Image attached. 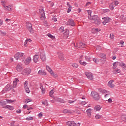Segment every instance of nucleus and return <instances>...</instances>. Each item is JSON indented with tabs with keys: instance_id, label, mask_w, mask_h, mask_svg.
Here are the masks:
<instances>
[{
	"instance_id": "1",
	"label": "nucleus",
	"mask_w": 126,
	"mask_h": 126,
	"mask_svg": "<svg viewBox=\"0 0 126 126\" xmlns=\"http://www.w3.org/2000/svg\"><path fill=\"white\" fill-rule=\"evenodd\" d=\"M90 20H92L94 23H95V24H96L97 25H99L101 23L100 18L97 15H94Z\"/></svg>"
},
{
	"instance_id": "2",
	"label": "nucleus",
	"mask_w": 126,
	"mask_h": 126,
	"mask_svg": "<svg viewBox=\"0 0 126 126\" xmlns=\"http://www.w3.org/2000/svg\"><path fill=\"white\" fill-rule=\"evenodd\" d=\"M117 65L119 66H122L124 69H126V65L122 62H115L113 63V68L115 69L117 67Z\"/></svg>"
},
{
	"instance_id": "3",
	"label": "nucleus",
	"mask_w": 126,
	"mask_h": 126,
	"mask_svg": "<svg viewBox=\"0 0 126 126\" xmlns=\"http://www.w3.org/2000/svg\"><path fill=\"white\" fill-rule=\"evenodd\" d=\"M26 28L30 32V33H33V28H32V24L31 23L27 22H26Z\"/></svg>"
},
{
	"instance_id": "4",
	"label": "nucleus",
	"mask_w": 126,
	"mask_h": 126,
	"mask_svg": "<svg viewBox=\"0 0 126 126\" xmlns=\"http://www.w3.org/2000/svg\"><path fill=\"white\" fill-rule=\"evenodd\" d=\"M31 73V69L30 68H26L23 70L22 74L23 75H28Z\"/></svg>"
},
{
	"instance_id": "5",
	"label": "nucleus",
	"mask_w": 126,
	"mask_h": 126,
	"mask_svg": "<svg viewBox=\"0 0 126 126\" xmlns=\"http://www.w3.org/2000/svg\"><path fill=\"white\" fill-rule=\"evenodd\" d=\"M11 89H13L12 86H11V85L10 84H7L5 86V89L2 91V93H5V92H7V91H10V90H11Z\"/></svg>"
},
{
	"instance_id": "6",
	"label": "nucleus",
	"mask_w": 126,
	"mask_h": 126,
	"mask_svg": "<svg viewBox=\"0 0 126 126\" xmlns=\"http://www.w3.org/2000/svg\"><path fill=\"white\" fill-rule=\"evenodd\" d=\"M67 126H80V123H75L74 121H68L66 123Z\"/></svg>"
},
{
	"instance_id": "7",
	"label": "nucleus",
	"mask_w": 126,
	"mask_h": 126,
	"mask_svg": "<svg viewBox=\"0 0 126 126\" xmlns=\"http://www.w3.org/2000/svg\"><path fill=\"white\" fill-rule=\"evenodd\" d=\"M92 94L93 95V98L95 99L98 101V100H99L100 99V95H99V94L96 92H92Z\"/></svg>"
},
{
	"instance_id": "8",
	"label": "nucleus",
	"mask_w": 126,
	"mask_h": 126,
	"mask_svg": "<svg viewBox=\"0 0 126 126\" xmlns=\"http://www.w3.org/2000/svg\"><path fill=\"white\" fill-rule=\"evenodd\" d=\"M71 45H73L74 47H77L78 48H85V43L82 42H81L78 45L76 44V45H75L74 42H73L71 43Z\"/></svg>"
},
{
	"instance_id": "9",
	"label": "nucleus",
	"mask_w": 126,
	"mask_h": 126,
	"mask_svg": "<svg viewBox=\"0 0 126 126\" xmlns=\"http://www.w3.org/2000/svg\"><path fill=\"white\" fill-rule=\"evenodd\" d=\"M66 25H69L70 26H75V23L74 21L72 19H69L68 21L66 23Z\"/></svg>"
},
{
	"instance_id": "10",
	"label": "nucleus",
	"mask_w": 126,
	"mask_h": 126,
	"mask_svg": "<svg viewBox=\"0 0 126 126\" xmlns=\"http://www.w3.org/2000/svg\"><path fill=\"white\" fill-rule=\"evenodd\" d=\"M102 19H103V20H104L102 22V23L104 25H106V24H107V23H109V22H110L111 21V18H110L108 17L102 18Z\"/></svg>"
},
{
	"instance_id": "11",
	"label": "nucleus",
	"mask_w": 126,
	"mask_h": 126,
	"mask_svg": "<svg viewBox=\"0 0 126 126\" xmlns=\"http://www.w3.org/2000/svg\"><path fill=\"white\" fill-rule=\"evenodd\" d=\"M40 59L42 60V62H45L46 61V55H45V52L44 51L42 50L40 52Z\"/></svg>"
},
{
	"instance_id": "12",
	"label": "nucleus",
	"mask_w": 126,
	"mask_h": 126,
	"mask_svg": "<svg viewBox=\"0 0 126 126\" xmlns=\"http://www.w3.org/2000/svg\"><path fill=\"white\" fill-rule=\"evenodd\" d=\"M23 55L24 54L22 53H18L15 55L14 58L17 61H18V60H20V58L23 57Z\"/></svg>"
},
{
	"instance_id": "13",
	"label": "nucleus",
	"mask_w": 126,
	"mask_h": 126,
	"mask_svg": "<svg viewBox=\"0 0 126 126\" xmlns=\"http://www.w3.org/2000/svg\"><path fill=\"white\" fill-rule=\"evenodd\" d=\"M85 75H86L87 77L90 79V80H93V74L90 72H85Z\"/></svg>"
},
{
	"instance_id": "14",
	"label": "nucleus",
	"mask_w": 126,
	"mask_h": 126,
	"mask_svg": "<svg viewBox=\"0 0 126 126\" xmlns=\"http://www.w3.org/2000/svg\"><path fill=\"white\" fill-rule=\"evenodd\" d=\"M46 69L47 70H48V71L50 72V73H51V74H52V75H53L54 77H57V76H58V75H54V72L53 71V70H52V69H51V67H50V66H46Z\"/></svg>"
},
{
	"instance_id": "15",
	"label": "nucleus",
	"mask_w": 126,
	"mask_h": 126,
	"mask_svg": "<svg viewBox=\"0 0 126 126\" xmlns=\"http://www.w3.org/2000/svg\"><path fill=\"white\" fill-rule=\"evenodd\" d=\"M99 58H101V59H103V60L100 59L101 62H103V61H106V54H104V53H100L99 55Z\"/></svg>"
},
{
	"instance_id": "16",
	"label": "nucleus",
	"mask_w": 126,
	"mask_h": 126,
	"mask_svg": "<svg viewBox=\"0 0 126 126\" xmlns=\"http://www.w3.org/2000/svg\"><path fill=\"white\" fill-rule=\"evenodd\" d=\"M31 62H32V59H31V57H28L25 61V63L26 65H28V64L31 63Z\"/></svg>"
},
{
	"instance_id": "17",
	"label": "nucleus",
	"mask_w": 126,
	"mask_h": 126,
	"mask_svg": "<svg viewBox=\"0 0 126 126\" xmlns=\"http://www.w3.org/2000/svg\"><path fill=\"white\" fill-rule=\"evenodd\" d=\"M39 56L35 54L34 56H33V61L34 62V63H37L38 62V60L39 59Z\"/></svg>"
},
{
	"instance_id": "18",
	"label": "nucleus",
	"mask_w": 126,
	"mask_h": 126,
	"mask_svg": "<svg viewBox=\"0 0 126 126\" xmlns=\"http://www.w3.org/2000/svg\"><path fill=\"white\" fill-rule=\"evenodd\" d=\"M38 74L39 75H46L47 73L45 72V70L41 69L38 71Z\"/></svg>"
},
{
	"instance_id": "19",
	"label": "nucleus",
	"mask_w": 126,
	"mask_h": 126,
	"mask_svg": "<svg viewBox=\"0 0 126 126\" xmlns=\"http://www.w3.org/2000/svg\"><path fill=\"white\" fill-rule=\"evenodd\" d=\"M113 80H111L108 82V86L110 88H114V87H115V85L113 84Z\"/></svg>"
},
{
	"instance_id": "20",
	"label": "nucleus",
	"mask_w": 126,
	"mask_h": 126,
	"mask_svg": "<svg viewBox=\"0 0 126 126\" xmlns=\"http://www.w3.org/2000/svg\"><path fill=\"white\" fill-rule=\"evenodd\" d=\"M3 108H6L7 110H14V108H13V106H10V105H6L4 107H3Z\"/></svg>"
},
{
	"instance_id": "21",
	"label": "nucleus",
	"mask_w": 126,
	"mask_h": 126,
	"mask_svg": "<svg viewBox=\"0 0 126 126\" xmlns=\"http://www.w3.org/2000/svg\"><path fill=\"white\" fill-rule=\"evenodd\" d=\"M16 68L17 71H21V70H22V65L18 64L16 67Z\"/></svg>"
},
{
	"instance_id": "22",
	"label": "nucleus",
	"mask_w": 126,
	"mask_h": 126,
	"mask_svg": "<svg viewBox=\"0 0 126 126\" xmlns=\"http://www.w3.org/2000/svg\"><path fill=\"white\" fill-rule=\"evenodd\" d=\"M58 55L60 60L61 61H63L64 60V57H63V53H58Z\"/></svg>"
},
{
	"instance_id": "23",
	"label": "nucleus",
	"mask_w": 126,
	"mask_h": 126,
	"mask_svg": "<svg viewBox=\"0 0 126 126\" xmlns=\"http://www.w3.org/2000/svg\"><path fill=\"white\" fill-rule=\"evenodd\" d=\"M0 105L2 106V108H3V107H5V105H6V101L2 100L0 101Z\"/></svg>"
},
{
	"instance_id": "24",
	"label": "nucleus",
	"mask_w": 126,
	"mask_h": 126,
	"mask_svg": "<svg viewBox=\"0 0 126 126\" xmlns=\"http://www.w3.org/2000/svg\"><path fill=\"white\" fill-rule=\"evenodd\" d=\"M92 111V109H91V108H90V109L87 110L86 112L88 114V117H90L91 116V113H92L91 111Z\"/></svg>"
},
{
	"instance_id": "25",
	"label": "nucleus",
	"mask_w": 126,
	"mask_h": 126,
	"mask_svg": "<svg viewBox=\"0 0 126 126\" xmlns=\"http://www.w3.org/2000/svg\"><path fill=\"white\" fill-rule=\"evenodd\" d=\"M94 109L95 112H97V111H99L101 110V106H100V105H96L95 106Z\"/></svg>"
},
{
	"instance_id": "26",
	"label": "nucleus",
	"mask_w": 126,
	"mask_h": 126,
	"mask_svg": "<svg viewBox=\"0 0 126 126\" xmlns=\"http://www.w3.org/2000/svg\"><path fill=\"white\" fill-rule=\"evenodd\" d=\"M3 7L5 8H6V9H7L8 10H9V11H10V10H11V8L10 7V6H7L5 4H3Z\"/></svg>"
},
{
	"instance_id": "27",
	"label": "nucleus",
	"mask_w": 126,
	"mask_h": 126,
	"mask_svg": "<svg viewBox=\"0 0 126 126\" xmlns=\"http://www.w3.org/2000/svg\"><path fill=\"white\" fill-rule=\"evenodd\" d=\"M121 19H122V21H124V22H126V17H125V15H122L120 16Z\"/></svg>"
},
{
	"instance_id": "28",
	"label": "nucleus",
	"mask_w": 126,
	"mask_h": 126,
	"mask_svg": "<svg viewBox=\"0 0 126 126\" xmlns=\"http://www.w3.org/2000/svg\"><path fill=\"white\" fill-rule=\"evenodd\" d=\"M55 93V91H54L53 90H52L50 91V92H49V96H50V97H52V98H53V97H54L53 96V94Z\"/></svg>"
},
{
	"instance_id": "29",
	"label": "nucleus",
	"mask_w": 126,
	"mask_h": 126,
	"mask_svg": "<svg viewBox=\"0 0 126 126\" xmlns=\"http://www.w3.org/2000/svg\"><path fill=\"white\" fill-rule=\"evenodd\" d=\"M88 12L89 14L88 18L90 20L92 18V16H91V13H92V11H91V10H89Z\"/></svg>"
},
{
	"instance_id": "30",
	"label": "nucleus",
	"mask_w": 126,
	"mask_h": 126,
	"mask_svg": "<svg viewBox=\"0 0 126 126\" xmlns=\"http://www.w3.org/2000/svg\"><path fill=\"white\" fill-rule=\"evenodd\" d=\"M71 65L74 68H77V67H78V64L76 63H72Z\"/></svg>"
},
{
	"instance_id": "31",
	"label": "nucleus",
	"mask_w": 126,
	"mask_h": 126,
	"mask_svg": "<svg viewBox=\"0 0 126 126\" xmlns=\"http://www.w3.org/2000/svg\"><path fill=\"white\" fill-rule=\"evenodd\" d=\"M42 104L44 105V106H48L49 105V103H48V100H46L44 101H42Z\"/></svg>"
},
{
	"instance_id": "32",
	"label": "nucleus",
	"mask_w": 126,
	"mask_h": 126,
	"mask_svg": "<svg viewBox=\"0 0 126 126\" xmlns=\"http://www.w3.org/2000/svg\"><path fill=\"white\" fill-rule=\"evenodd\" d=\"M79 63H80V64H82V65H84V66H85V65H86L87 64V63H86V62H82L81 60H80V61H79Z\"/></svg>"
},
{
	"instance_id": "33",
	"label": "nucleus",
	"mask_w": 126,
	"mask_h": 126,
	"mask_svg": "<svg viewBox=\"0 0 126 126\" xmlns=\"http://www.w3.org/2000/svg\"><path fill=\"white\" fill-rule=\"evenodd\" d=\"M0 35H1V36H5V35H6V32L0 30Z\"/></svg>"
},
{
	"instance_id": "34",
	"label": "nucleus",
	"mask_w": 126,
	"mask_h": 126,
	"mask_svg": "<svg viewBox=\"0 0 126 126\" xmlns=\"http://www.w3.org/2000/svg\"><path fill=\"white\" fill-rule=\"evenodd\" d=\"M17 85V82H15V81H13V86L12 87V88H15V87H16V86Z\"/></svg>"
},
{
	"instance_id": "35",
	"label": "nucleus",
	"mask_w": 126,
	"mask_h": 126,
	"mask_svg": "<svg viewBox=\"0 0 126 126\" xmlns=\"http://www.w3.org/2000/svg\"><path fill=\"white\" fill-rule=\"evenodd\" d=\"M63 113L64 114H67V113H71L70 110L67 109H64L63 110Z\"/></svg>"
},
{
	"instance_id": "36",
	"label": "nucleus",
	"mask_w": 126,
	"mask_h": 126,
	"mask_svg": "<svg viewBox=\"0 0 126 126\" xmlns=\"http://www.w3.org/2000/svg\"><path fill=\"white\" fill-rule=\"evenodd\" d=\"M6 101H7V103H9V104H10V103H13V102H14V101L11 99H6Z\"/></svg>"
},
{
	"instance_id": "37",
	"label": "nucleus",
	"mask_w": 126,
	"mask_h": 126,
	"mask_svg": "<svg viewBox=\"0 0 126 126\" xmlns=\"http://www.w3.org/2000/svg\"><path fill=\"white\" fill-rule=\"evenodd\" d=\"M99 91L102 92V93H107V91L105 90H102V89H99Z\"/></svg>"
},
{
	"instance_id": "38",
	"label": "nucleus",
	"mask_w": 126,
	"mask_h": 126,
	"mask_svg": "<svg viewBox=\"0 0 126 126\" xmlns=\"http://www.w3.org/2000/svg\"><path fill=\"white\" fill-rule=\"evenodd\" d=\"M26 120L27 121H32V120H33V117H27Z\"/></svg>"
},
{
	"instance_id": "39",
	"label": "nucleus",
	"mask_w": 126,
	"mask_h": 126,
	"mask_svg": "<svg viewBox=\"0 0 126 126\" xmlns=\"http://www.w3.org/2000/svg\"><path fill=\"white\" fill-rule=\"evenodd\" d=\"M93 61H94V63H99V60L96 58H94Z\"/></svg>"
},
{
	"instance_id": "40",
	"label": "nucleus",
	"mask_w": 126,
	"mask_h": 126,
	"mask_svg": "<svg viewBox=\"0 0 126 126\" xmlns=\"http://www.w3.org/2000/svg\"><path fill=\"white\" fill-rule=\"evenodd\" d=\"M32 100L30 99H26L25 101V103L26 104H27L28 103H29V102H32Z\"/></svg>"
},
{
	"instance_id": "41",
	"label": "nucleus",
	"mask_w": 126,
	"mask_h": 126,
	"mask_svg": "<svg viewBox=\"0 0 126 126\" xmlns=\"http://www.w3.org/2000/svg\"><path fill=\"white\" fill-rule=\"evenodd\" d=\"M85 59L86 61H87L88 62H90V60H91V58L89 56H86Z\"/></svg>"
},
{
	"instance_id": "42",
	"label": "nucleus",
	"mask_w": 126,
	"mask_h": 126,
	"mask_svg": "<svg viewBox=\"0 0 126 126\" xmlns=\"http://www.w3.org/2000/svg\"><path fill=\"white\" fill-rule=\"evenodd\" d=\"M25 89L26 90V92H27V93H30V90H29V87L25 88Z\"/></svg>"
},
{
	"instance_id": "43",
	"label": "nucleus",
	"mask_w": 126,
	"mask_h": 126,
	"mask_svg": "<svg viewBox=\"0 0 126 126\" xmlns=\"http://www.w3.org/2000/svg\"><path fill=\"white\" fill-rule=\"evenodd\" d=\"M110 37L111 38V39H114V38H115V35L114 34V33H111L110 34Z\"/></svg>"
},
{
	"instance_id": "44",
	"label": "nucleus",
	"mask_w": 126,
	"mask_h": 126,
	"mask_svg": "<svg viewBox=\"0 0 126 126\" xmlns=\"http://www.w3.org/2000/svg\"><path fill=\"white\" fill-rule=\"evenodd\" d=\"M28 85V82L27 81H25V83H24V87L25 88H26L28 87H27V86Z\"/></svg>"
},
{
	"instance_id": "45",
	"label": "nucleus",
	"mask_w": 126,
	"mask_h": 126,
	"mask_svg": "<svg viewBox=\"0 0 126 126\" xmlns=\"http://www.w3.org/2000/svg\"><path fill=\"white\" fill-rule=\"evenodd\" d=\"M48 36L49 37V38H51V39H54V36H53L51 33H48Z\"/></svg>"
},
{
	"instance_id": "46",
	"label": "nucleus",
	"mask_w": 126,
	"mask_h": 126,
	"mask_svg": "<svg viewBox=\"0 0 126 126\" xmlns=\"http://www.w3.org/2000/svg\"><path fill=\"white\" fill-rule=\"evenodd\" d=\"M74 113H77V114H80V111L76 109L75 110H73Z\"/></svg>"
},
{
	"instance_id": "47",
	"label": "nucleus",
	"mask_w": 126,
	"mask_h": 126,
	"mask_svg": "<svg viewBox=\"0 0 126 126\" xmlns=\"http://www.w3.org/2000/svg\"><path fill=\"white\" fill-rule=\"evenodd\" d=\"M63 29H64V28H63V27H61L60 28L59 31H60V32H63Z\"/></svg>"
},
{
	"instance_id": "48",
	"label": "nucleus",
	"mask_w": 126,
	"mask_h": 126,
	"mask_svg": "<svg viewBox=\"0 0 126 126\" xmlns=\"http://www.w3.org/2000/svg\"><path fill=\"white\" fill-rule=\"evenodd\" d=\"M72 8V7H69L67 10V13H69L71 11V9Z\"/></svg>"
},
{
	"instance_id": "49",
	"label": "nucleus",
	"mask_w": 126,
	"mask_h": 126,
	"mask_svg": "<svg viewBox=\"0 0 126 126\" xmlns=\"http://www.w3.org/2000/svg\"><path fill=\"white\" fill-rule=\"evenodd\" d=\"M95 118L97 119V120H99V119H101V116L97 114L96 116H95Z\"/></svg>"
},
{
	"instance_id": "50",
	"label": "nucleus",
	"mask_w": 126,
	"mask_h": 126,
	"mask_svg": "<svg viewBox=\"0 0 126 126\" xmlns=\"http://www.w3.org/2000/svg\"><path fill=\"white\" fill-rule=\"evenodd\" d=\"M109 8H110V9H111V10H113L114 9V6L113 5V4H110L109 5Z\"/></svg>"
},
{
	"instance_id": "51",
	"label": "nucleus",
	"mask_w": 126,
	"mask_h": 126,
	"mask_svg": "<svg viewBox=\"0 0 126 126\" xmlns=\"http://www.w3.org/2000/svg\"><path fill=\"white\" fill-rule=\"evenodd\" d=\"M58 101L59 102H60V103H64V100L63 99H59Z\"/></svg>"
},
{
	"instance_id": "52",
	"label": "nucleus",
	"mask_w": 126,
	"mask_h": 126,
	"mask_svg": "<svg viewBox=\"0 0 126 126\" xmlns=\"http://www.w3.org/2000/svg\"><path fill=\"white\" fill-rule=\"evenodd\" d=\"M28 41H30V39H28L25 41V42H24V45L25 46H26V45H27V42H28Z\"/></svg>"
},
{
	"instance_id": "53",
	"label": "nucleus",
	"mask_w": 126,
	"mask_h": 126,
	"mask_svg": "<svg viewBox=\"0 0 126 126\" xmlns=\"http://www.w3.org/2000/svg\"><path fill=\"white\" fill-rule=\"evenodd\" d=\"M38 117H39V118H42V117H43V113H40L38 114Z\"/></svg>"
},
{
	"instance_id": "54",
	"label": "nucleus",
	"mask_w": 126,
	"mask_h": 126,
	"mask_svg": "<svg viewBox=\"0 0 126 126\" xmlns=\"http://www.w3.org/2000/svg\"><path fill=\"white\" fill-rule=\"evenodd\" d=\"M16 113H17V114H20V113H21V109H18L16 111Z\"/></svg>"
},
{
	"instance_id": "55",
	"label": "nucleus",
	"mask_w": 126,
	"mask_h": 126,
	"mask_svg": "<svg viewBox=\"0 0 126 126\" xmlns=\"http://www.w3.org/2000/svg\"><path fill=\"white\" fill-rule=\"evenodd\" d=\"M115 71H116V73H120V72H121V70L120 69H118L116 70Z\"/></svg>"
},
{
	"instance_id": "56",
	"label": "nucleus",
	"mask_w": 126,
	"mask_h": 126,
	"mask_svg": "<svg viewBox=\"0 0 126 126\" xmlns=\"http://www.w3.org/2000/svg\"><path fill=\"white\" fill-rule=\"evenodd\" d=\"M113 100L112 99V98H109L108 99V103H112Z\"/></svg>"
},
{
	"instance_id": "57",
	"label": "nucleus",
	"mask_w": 126,
	"mask_h": 126,
	"mask_svg": "<svg viewBox=\"0 0 126 126\" xmlns=\"http://www.w3.org/2000/svg\"><path fill=\"white\" fill-rule=\"evenodd\" d=\"M2 24H3V22L2 21V20L0 19V26H1V25H2Z\"/></svg>"
},
{
	"instance_id": "58",
	"label": "nucleus",
	"mask_w": 126,
	"mask_h": 126,
	"mask_svg": "<svg viewBox=\"0 0 126 126\" xmlns=\"http://www.w3.org/2000/svg\"><path fill=\"white\" fill-rule=\"evenodd\" d=\"M11 21V19H6L5 21L6 22H9Z\"/></svg>"
},
{
	"instance_id": "59",
	"label": "nucleus",
	"mask_w": 126,
	"mask_h": 126,
	"mask_svg": "<svg viewBox=\"0 0 126 126\" xmlns=\"http://www.w3.org/2000/svg\"><path fill=\"white\" fill-rule=\"evenodd\" d=\"M40 88L41 90L44 89V88L43 87V84H40Z\"/></svg>"
},
{
	"instance_id": "60",
	"label": "nucleus",
	"mask_w": 126,
	"mask_h": 126,
	"mask_svg": "<svg viewBox=\"0 0 126 126\" xmlns=\"http://www.w3.org/2000/svg\"><path fill=\"white\" fill-rule=\"evenodd\" d=\"M26 108H28V105H27V104H25V105L23 106V108H24V109H26Z\"/></svg>"
},
{
	"instance_id": "61",
	"label": "nucleus",
	"mask_w": 126,
	"mask_h": 126,
	"mask_svg": "<svg viewBox=\"0 0 126 126\" xmlns=\"http://www.w3.org/2000/svg\"><path fill=\"white\" fill-rule=\"evenodd\" d=\"M74 101H72V100H69L68 101V103L69 104H72V103H74Z\"/></svg>"
},
{
	"instance_id": "62",
	"label": "nucleus",
	"mask_w": 126,
	"mask_h": 126,
	"mask_svg": "<svg viewBox=\"0 0 126 126\" xmlns=\"http://www.w3.org/2000/svg\"><path fill=\"white\" fill-rule=\"evenodd\" d=\"M52 20H53V21H58V19L56 18H53Z\"/></svg>"
},
{
	"instance_id": "63",
	"label": "nucleus",
	"mask_w": 126,
	"mask_h": 126,
	"mask_svg": "<svg viewBox=\"0 0 126 126\" xmlns=\"http://www.w3.org/2000/svg\"><path fill=\"white\" fill-rule=\"evenodd\" d=\"M115 5H118V4H119V1H115Z\"/></svg>"
},
{
	"instance_id": "64",
	"label": "nucleus",
	"mask_w": 126,
	"mask_h": 126,
	"mask_svg": "<svg viewBox=\"0 0 126 126\" xmlns=\"http://www.w3.org/2000/svg\"><path fill=\"white\" fill-rule=\"evenodd\" d=\"M41 91H42V93H43V94H44L45 92V89H42Z\"/></svg>"
}]
</instances>
